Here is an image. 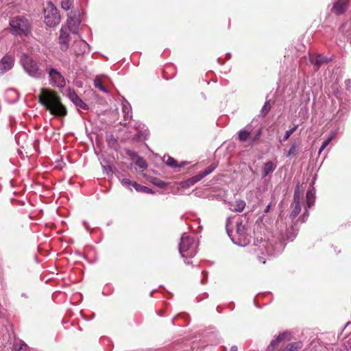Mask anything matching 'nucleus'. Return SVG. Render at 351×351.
<instances>
[{"label":"nucleus","instance_id":"nucleus-1","mask_svg":"<svg viewBox=\"0 0 351 351\" xmlns=\"http://www.w3.org/2000/svg\"><path fill=\"white\" fill-rule=\"evenodd\" d=\"M38 101L53 115L64 117L67 113L66 107L61 102L60 97L51 89L42 88Z\"/></svg>","mask_w":351,"mask_h":351},{"label":"nucleus","instance_id":"nucleus-2","mask_svg":"<svg viewBox=\"0 0 351 351\" xmlns=\"http://www.w3.org/2000/svg\"><path fill=\"white\" fill-rule=\"evenodd\" d=\"M231 218H228L226 221V231L229 237L231 238L232 242L239 246H245L250 241V238L246 234V227L243 223L242 220H238L236 222V230L235 234H232L230 231L229 226L231 223Z\"/></svg>","mask_w":351,"mask_h":351},{"label":"nucleus","instance_id":"nucleus-3","mask_svg":"<svg viewBox=\"0 0 351 351\" xmlns=\"http://www.w3.org/2000/svg\"><path fill=\"white\" fill-rule=\"evenodd\" d=\"M20 62L25 71L32 77L40 79L44 77V71L39 68L37 62L25 53L23 54Z\"/></svg>","mask_w":351,"mask_h":351},{"label":"nucleus","instance_id":"nucleus-4","mask_svg":"<svg viewBox=\"0 0 351 351\" xmlns=\"http://www.w3.org/2000/svg\"><path fill=\"white\" fill-rule=\"evenodd\" d=\"M197 243L195 240L184 234L179 244V252L183 258H192L197 253Z\"/></svg>","mask_w":351,"mask_h":351},{"label":"nucleus","instance_id":"nucleus-5","mask_svg":"<svg viewBox=\"0 0 351 351\" xmlns=\"http://www.w3.org/2000/svg\"><path fill=\"white\" fill-rule=\"evenodd\" d=\"M60 21V15L56 7L51 2L47 3L45 8V23L49 27H55Z\"/></svg>","mask_w":351,"mask_h":351},{"label":"nucleus","instance_id":"nucleus-6","mask_svg":"<svg viewBox=\"0 0 351 351\" xmlns=\"http://www.w3.org/2000/svg\"><path fill=\"white\" fill-rule=\"evenodd\" d=\"M47 71L50 85L60 88L66 86L65 77L60 71L50 66H47Z\"/></svg>","mask_w":351,"mask_h":351},{"label":"nucleus","instance_id":"nucleus-7","mask_svg":"<svg viewBox=\"0 0 351 351\" xmlns=\"http://www.w3.org/2000/svg\"><path fill=\"white\" fill-rule=\"evenodd\" d=\"M10 25L16 34L21 33L27 34L29 32V24L28 21L22 16H16L10 21Z\"/></svg>","mask_w":351,"mask_h":351},{"label":"nucleus","instance_id":"nucleus-8","mask_svg":"<svg viewBox=\"0 0 351 351\" xmlns=\"http://www.w3.org/2000/svg\"><path fill=\"white\" fill-rule=\"evenodd\" d=\"M80 14L78 10H71L68 14L66 29L71 33L75 34L78 33L79 26L81 23Z\"/></svg>","mask_w":351,"mask_h":351},{"label":"nucleus","instance_id":"nucleus-9","mask_svg":"<svg viewBox=\"0 0 351 351\" xmlns=\"http://www.w3.org/2000/svg\"><path fill=\"white\" fill-rule=\"evenodd\" d=\"M314 351H351V337L346 341V343H344L343 349L339 348L335 344L326 346L320 343Z\"/></svg>","mask_w":351,"mask_h":351},{"label":"nucleus","instance_id":"nucleus-10","mask_svg":"<svg viewBox=\"0 0 351 351\" xmlns=\"http://www.w3.org/2000/svg\"><path fill=\"white\" fill-rule=\"evenodd\" d=\"M14 58L11 55L4 56L0 60V75H3L11 70L14 65Z\"/></svg>","mask_w":351,"mask_h":351},{"label":"nucleus","instance_id":"nucleus-11","mask_svg":"<svg viewBox=\"0 0 351 351\" xmlns=\"http://www.w3.org/2000/svg\"><path fill=\"white\" fill-rule=\"evenodd\" d=\"M66 26H62L59 36V44L62 51H66L69 47L70 36Z\"/></svg>","mask_w":351,"mask_h":351},{"label":"nucleus","instance_id":"nucleus-12","mask_svg":"<svg viewBox=\"0 0 351 351\" xmlns=\"http://www.w3.org/2000/svg\"><path fill=\"white\" fill-rule=\"evenodd\" d=\"M67 96L69 99L75 105L76 107L83 109L87 110L88 108L86 104H85L75 93V91L69 89L67 93Z\"/></svg>","mask_w":351,"mask_h":351},{"label":"nucleus","instance_id":"nucleus-13","mask_svg":"<svg viewBox=\"0 0 351 351\" xmlns=\"http://www.w3.org/2000/svg\"><path fill=\"white\" fill-rule=\"evenodd\" d=\"M349 0H336L331 11L336 14H343L347 9Z\"/></svg>","mask_w":351,"mask_h":351},{"label":"nucleus","instance_id":"nucleus-14","mask_svg":"<svg viewBox=\"0 0 351 351\" xmlns=\"http://www.w3.org/2000/svg\"><path fill=\"white\" fill-rule=\"evenodd\" d=\"M290 336L287 332L280 334L276 338L272 340L267 348V351H274L278 345L285 340H289Z\"/></svg>","mask_w":351,"mask_h":351},{"label":"nucleus","instance_id":"nucleus-15","mask_svg":"<svg viewBox=\"0 0 351 351\" xmlns=\"http://www.w3.org/2000/svg\"><path fill=\"white\" fill-rule=\"evenodd\" d=\"M251 132L252 129L250 127H246L242 130H240L238 132V139L241 142H247L250 145Z\"/></svg>","mask_w":351,"mask_h":351},{"label":"nucleus","instance_id":"nucleus-16","mask_svg":"<svg viewBox=\"0 0 351 351\" xmlns=\"http://www.w3.org/2000/svg\"><path fill=\"white\" fill-rule=\"evenodd\" d=\"M276 164L271 160L266 162L262 168V178H265L269 173H272L276 169Z\"/></svg>","mask_w":351,"mask_h":351},{"label":"nucleus","instance_id":"nucleus-17","mask_svg":"<svg viewBox=\"0 0 351 351\" xmlns=\"http://www.w3.org/2000/svg\"><path fill=\"white\" fill-rule=\"evenodd\" d=\"M128 154L134 160L136 165L138 166L141 169L147 168V162L143 158L140 157L135 152L132 151H129Z\"/></svg>","mask_w":351,"mask_h":351},{"label":"nucleus","instance_id":"nucleus-18","mask_svg":"<svg viewBox=\"0 0 351 351\" xmlns=\"http://www.w3.org/2000/svg\"><path fill=\"white\" fill-rule=\"evenodd\" d=\"M75 46H79L78 49H75V51L77 55H82L89 51V45L84 40H80L76 42Z\"/></svg>","mask_w":351,"mask_h":351},{"label":"nucleus","instance_id":"nucleus-19","mask_svg":"<svg viewBox=\"0 0 351 351\" xmlns=\"http://www.w3.org/2000/svg\"><path fill=\"white\" fill-rule=\"evenodd\" d=\"M310 60L311 63L315 64L317 68L321 66L324 63H327L329 61V60L327 58L322 55L311 56Z\"/></svg>","mask_w":351,"mask_h":351},{"label":"nucleus","instance_id":"nucleus-20","mask_svg":"<svg viewBox=\"0 0 351 351\" xmlns=\"http://www.w3.org/2000/svg\"><path fill=\"white\" fill-rule=\"evenodd\" d=\"M245 207V202L241 199H237L234 204H230V209L234 212H242Z\"/></svg>","mask_w":351,"mask_h":351},{"label":"nucleus","instance_id":"nucleus-21","mask_svg":"<svg viewBox=\"0 0 351 351\" xmlns=\"http://www.w3.org/2000/svg\"><path fill=\"white\" fill-rule=\"evenodd\" d=\"M122 110L125 120L130 119L132 118V108L130 104L127 101L123 103Z\"/></svg>","mask_w":351,"mask_h":351},{"label":"nucleus","instance_id":"nucleus-22","mask_svg":"<svg viewBox=\"0 0 351 351\" xmlns=\"http://www.w3.org/2000/svg\"><path fill=\"white\" fill-rule=\"evenodd\" d=\"M134 126L138 131L135 138H136L137 140H139V141L145 140L146 138L147 134L145 132V131L143 132L142 130H140V129H142L141 124L137 125V123H136Z\"/></svg>","mask_w":351,"mask_h":351},{"label":"nucleus","instance_id":"nucleus-23","mask_svg":"<svg viewBox=\"0 0 351 351\" xmlns=\"http://www.w3.org/2000/svg\"><path fill=\"white\" fill-rule=\"evenodd\" d=\"M134 188L137 192H142V193H154L152 189H151L147 186H141L138 183L134 184Z\"/></svg>","mask_w":351,"mask_h":351},{"label":"nucleus","instance_id":"nucleus-24","mask_svg":"<svg viewBox=\"0 0 351 351\" xmlns=\"http://www.w3.org/2000/svg\"><path fill=\"white\" fill-rule=\"evenodd\" d=\"M315 200V191L313 190L308 191L306 193V204L308 208H311V206L313 204Z\"/></svg>","mask_w":351,"mask_h":351},{"label":"nucleus","instance_id":"nucleus-25","mask_svg":"<svg viewBox=\"0 0 351 351\" xmlns=\"http://www.w3.org/2000/svg\"><path fill=\"white\" fill-rule=\"evenodd\" d=\"M287 346L289 351H298L302 348L303 344L302 341H296L289 343Z\"/></svg>","mask_w":351,"mask_h":351},{"label":"nucleus","instance_id":"nucleus-26","mask_svg":"<svg viewBox=\"0 0 351 351\" xmlns=\"http://www.w3.org/2000/svg\"><path fill=\"white\" fill-rule=\"evenodd\" d=\"M94 86L95 88L99 89L100 90L107 93V89L103 85V81L99 77H97L94 80Z\"/></svg>","mask_w":351,"mask_h":351},{"label":"nucleus","instance_id":"nucleus-27","mask_svg":"<svg viewBox=\"0 0 351 351\" xmlns=\"http://www.w3.org/2000/svg\"><path fill=\"white\" fill-rule=\"evenodd\" d=\"M262 134V129H258L253 135V136H250V145H252L255 142H256L261 137Z\"/></svg>","mask_w":351,"mask_h":351},{"label":"nucleus","instance_id":"nucleus-28","mask_svg":"<svg viewBox=\"0 0 351 351\" xmlns=\"http://www.w3.org/2000/svg\"><path fill=\"white\" fill-rule=\"evenodd\" d=\"M335 136V133L332 134L326 141H324L319 149V154L320 153L329 145Z\"/></svg>","mask_w":351,"mask_h":351},{"label":"nucleus","instance_id":"nucleus-29","mask_svg":"<svg viewBox=\"0 0 351 351\" xmlns=\"http://www.w3.org/2000/svg\"><path fill=\"white\" fill-rule=\"evenodd\" d=\"M294 203H295V208H293V211L291 213V217L292 218L295 217L301 211L300 202H294Z\"/></svg>","mask_w":351,"mask_h":351},{"label":"nucleus","instance_id":"nucleus-30","mask_svg":"<svg viewBox=\"0 0 351 351\" xmlns=\"http://www.w3.org/2000/svg\"><path fill=\"white\" fill-rule=\"evenodd\" d=\"M121 184L127 188H128L129 189H130L132 191V189H131V186H133L134 187V183H136V182H132L130 180L128 179V178H123L121 180Z\"/></svg>","mask_w":351,"mask_h":351},{"label":"nucleus","instance_id":"nucleus-31","mask_svg":"<svg viewBox=\"0 0 351 351\" xmlns=\"http://www.w3.org/2000/svg\"><path fill=\"white\" fill-rule=\"evenodd\" d=\"M280 252V249L276 250V249L274 248V247L271 243H269V245L267 247V254L269 256L275 255L276 254H277Z\"/></svg>","mask_w":351,"mask_h":351},{"label":"nucleus","instance_id":"nucleus-32","mask_svg":"<svg viewBox=\"0 0 351 351\" xmlns=\"http://www.w3.org/2000/svg\"><path fill=\"white\" fill-rule=\"evenodd\" d=\"M73 3V0H62L61 3L62 8L65 10H69L71 8Z\"/></svg>","mask_w":351,"mask_h":351},{"label":"nucleus","instance_id":"nucleus-33","mask_svg":"<svg viewBox=\"0 0 351 351\" xmlns=\"http://www.w3.org/2000/svg\"><path fill=\"white\" fill-rule=\"evenodd\" d=\"M165 163L168 166L171 167H176L178 166L177 161L173 158L170 157V156H167V159L165 161Z\"/></svg>","mask_w":351,"mask_h":351},{"label":"nucleus","instance_id":"nucleus-34","mask_svg":"<svg viewBox=\"0 0 351 351\" xmlns=\"http://www.w3.org/2000/svg\"><path fill=\"white\" fill-rule=\"evenodd\" d=\"M297 128H298V125H295L292 128L287 130L285 134L283 141H285L288 140L289 138L290 137V136L296 130Z\"/></svg>","mask_w":351,"mask_h":351},{"label":"nucleus","instance_id":"nucleus-35","mask_svg":"<svg viewBox=\"0 0 351 351\" xmlns=\"http://www.w3.org/2000/svg\"><path fill=\"white\" fill-rule=\"evenodd\" d=\"M216 168V165H212L209 167H208L206 169H205L204 171H202L203 176L206 177V176L211 173Z\"/></svg>","mask_w":351,"mask_h":351},{"label":"nucleus","instance_id":"nucleus-36","mask_svg":"<svg viewBox=\"0 0 351 351\" xmlns=\"http://www.w3.org/2000/svg\"><path fill=\"white\" fill-rule=\"evenodd\" d=\"M294 202H300V191L298 187L294 191Z\"/></svg>","mask_w":351,"mask_h":351},{"label":"nucleus","instance_id":"nucleus-37","mask_svg":"<svg viewBox=\"0 0 351 351\" xmlns=\"http://www.w3.org/2000/svg\"><path fill=\"white\" fill-rule=\"evenodd\" d=\"M269 109H270L269 102L268 101H267L265 103V104L261 110L262 114L265 115L266 114L268 113V112L269 111Z\"/></svg>","mask_w":351,"mask_h":351},{"label":"nucleus","instance_id":"nucleus-38","mask_svg":"<svg viewBox=\"0 0 351 351\" xmlns=\"http://www.w3.org/2000/svg\"><path fill=\"white\" fill-rule=\"evenodd\" d=\"M296 151H297L296 145L295 144H293L291 146V148H290L289 151L288 152L287 156L290 157L291 156L295 154Z\"/></svg>","mask_w":351,"mask_h":351},{"label":"nucleus","instance_id":"nucleus-39","mask_svg":"<svg viewBox=\"0 0 351 351\" xmlns=\"http://www.w3.org/2000/svg\"><path fill=\"white\" fill-rule=\"evenodd\" d=\"M192 178H193V179L194 180L193 182H195V183H196V182H197L200 181L202 178H204V176H203V174H202V173L201 172V173H199V174H197V175H196V176H195L192 177Z\"/></svg>","mask_w":351,"mask_h":351},{"label":"nucleus","instance_id":"nucleus-40","mask_svg":"<svg viewBox=\"0 0 351 351\" xmlns=\"http://www.w3.org/2000/svg\"><path fill=\"white\" fill-rule=\"evenodd\" d=\"M192 178H193V179L194 180L193 182H195V183H196V182H197L200 181L202 178H204V176H203V174H202V173L201 172V173H199V174H197V175H196V176H195L192 177Z\"/></svg>","mask_w":351,"mask_h":351},{"label":"nucleus","instance_id":"nucleus-41","mask_svg":"<svg viewBox=\"0 0 351 351\" xmlns=\"http://www.w3.org/2000/svg\"><path fill=\"white\" fill-rule=\"evenodd\" d=\"M27 349V345L25 343H20L18 347L16 348V351H25Z\"/></svg>","mask_w":351,"mask_h":351},{"label":"nucleus","instance_id":"nucleus-42","mask_svg":"<svg viewBox=\"0 0 351 351\" xmlns=\"http://www.w3.org/2000/svg\"><path fill=\"white\" fill-rule=\"evenodd\" d=\"M193 181H194V180L193 179V178H191L190 179H189L186 181V185L191 186V185L195 184V182H193Z\"/></svg>","mask_w":351,"mask_h":351},{"label":"nucleus","instance_id":"nucleus-43","mask_svg":"<svg viewBox=\"0 0 351 351\" xmlns=\"http://www.w3.org/2000/svg\"><path fill=\"white\" fill-rule=\"evenodd\" d=\"M345 84L346 86V88L348 90L351 87V80H346L345 81Z\"/></svg>","mask_w":351,"mask_h":351},{"label":"nucleus","instance_id":"nucleus-44","mask_svg":"<svg viewBox=\"0 0 351 351\" xmlns=\"http://www.w3.org/2000/svg\"><path fill=\"white\" fill-rule=\"evenodd\" d=\"M270 208H271V205L270 204H268L266 208H265V210H264V213H267L270 210Z\"/></svg>","mask_w":351,"mask_h":351},{"label":"nucleus","instance_id":"nucleus-45","mask_svg":"<svg viewBox=\"0 0 351 351\" xmlns=\"http://www.w3.org/2000/svg\"><path fill=\"white\" fill-rule=\"evenodd\" d=\"M258 259L261 262H262L263 263H265V260L266 258H263V256H258Z\"/></svg>","mask_w":351,"mask_h":351},{"label":"nucleus","instance_id":"nucleus-46","mask_svg":"<svg viewBox=\"0 0 351 351\" xmlns=\"http://www.w3.org/2000/svg\"><path fill=\"white\" fill-rule=\"evenodd\" d=\"M230 351H238L237 347L236 346H233L230 348Z\"/></svg>","mask_w":351,"mask_h":351},{"label":"nucleus","instance_id":"nucleus-47","mask_svg":"<svg viewBox=\"0 0 351 351\" xmlns=\"http://www.w3.org/2000/svg\"><path fill=\"white\" fill-rule=\"evenodd\" d=\"M318 344V342L317 341H313L311 343V346H313V348H316L317 347V345Z\"/></svg>","mask_w":351,"mask_h":351},{"label":"nucleus","instance_id":"nucleus-48","mask_svg":"<svg viewBox=\"0 0 351 351\" xmlns=\"http://www.w3.org/2000/svg\"><path fill=\"white\" fill-rule=\"evenodd\" d=\"M278 351H289V349H288L287 346H286L285 348H281Z\"/></svg>","mask_w":351,"mask_h":351},{"label":"nucleus","instance_id":"nucleus-49","mask_svg":"<svg viewBox=\"0 0 351 351\" xmlns=\"http://www.w3.org/2000/svg\"><path fill=\"white\" fill-rule=\"evenodd\" d=\"M304 218H305V217H304V216H303V217H302V222H304V221H305V219H304Z\"/></svg>","mask_w":351,"mask_h":351},{"label":"nucleus","instance_id":"nucleus-50","mask_svg":"<svg viewBox=\"0 0 351 351\" xmlns=\"http://www.w3.org/2000/svg\"><path fill=\"white\" fill-rule=\"evenodd\" d=\"M184 165H185V162H183V164H182V165H181L180 167H183Z\"/></svg>","mask_w":351,"mask_h":351},{"label":"nucleus","instance_id":"nucleus-51","mask_svg":"<svg viewBox=\"0 0 351 351\" xmlns=\"http://www.w3.org/2000/svg\"><path fill=\"white\" fill-rule=\"evenodd\" d=\"M84 226H86V228H88V226H86V224L84 223Z\"/></svg>","mask_w":351,"mask_h":351},{"label":"nucleus","instance_id":"nucleus-52","mask_svg":"<svg viewBox=\"0 0 351 351\" xmlns=\"http://www.w3.org/2000/svg\"><path fill=\"white\" fill-rule=\"evenodd\" d=\"M84 226H86V228H88V226H86V224L84 223Z\"/></svg>","mask_w":351,"mask_h":351},{"label":"nucleus","instance_id":"nucleus-53","mask_svg":"<svg viewBox=\"0 0 351 351\" xmlns=\"http://www.w3.org/2000/svg\"><path fill=\"white\" fill-rule=\"evenodd\" d=\"M269 245H267V246H265V245H263V247H265L267 248V247Z\"/></svg>","mask_w":351,"mask_h":351}]
</instances>
